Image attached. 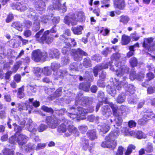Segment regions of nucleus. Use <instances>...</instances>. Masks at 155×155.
Wrapping results in <instances>:
<instances>
[{
	"mask_svg": "<svg viewBox=\"0 0 155 155\" xmlns=\"http://www.w3.org/2000/svg\"><path fill=\"white\" fill-rule=\"evenodd\" d=\"M27 6L28 5L25 4L17 2L15 5V8L18 11L23 12L27 9Z\"/></svg>",
	"mask_w": 155,
	"mask_h": 155,
	"instance_id": "16",
	"label": "nucleus"
},
{
	"mask_svg": "<svg viewBox=\"0 0 155 155\" xmlns=\"http://www.w3.org/2000/svg\"><path fill=\"white\" fill-rule=\"evenodd\" d=\"M68 132H67L65 134L66 137L70 136L72 134H74L75 136L79 135V132L77 129L73 125H69L68 129Z\"/></svg>",
	"mask_w": 155,
	"mask_h": 155,
	"instance_id": "13",
	"label": "nucleus"
},
{
	"mask_svg": "<svg viewBox=\"0 0 155 155\" xmlns=\"http://www.w3.org/2000/svg\"><path fill=\"white\" fill-rule=\"evenodd\" d=\"M130 20V18L127 16L122 15L120 17L119 21L124 24H126Z\"/></svg>",
	"mask_w": 155,
	"mask_h": 155,
	"instance_id": "30",
	"label": "nucleus"
},
{
	"mask_svg": "<svg viewBox=\"0 0 155 155\" xmlns=\"http://www.w3.org/2000/svg\"><path fill=\"white\" fill-rule=\"evenodd\" d=\"M107 91L108 93L112 96H114L116 93V91L114 87L108 86L107 87Z\"/></svg>",
	"mask_w": 155,
	"mask_h": 155,
	"instance_id": "34",
	"label": "nucleus"
},
{
	"mask_svg": "<svg viewBox=\"0 0 155 155\" xmlns=\"http://www.w3.org/2000/svg\"><path fill=\"white\" fill-rule=\"evenodd\" d=\"M130 63L133 67L136 66L137 63V61L136 58L134 57L131 58L130 61Z\"/></svg>",
	"mask_w": 155,
	"mask_h": 155,
	"instance_id": "56",
	"label": "nucleus"
},
{
	"mask_svg": "<svg viewBox=\"0 0 155 155\" xmlns=\"http://www.w3.org/2000/svg\"><path fill=\"white\" fill-rule=\"evenodd\" d=\"M155 77L154 74L151 72L148 73L146 74L147 80V81H149L154 78Z\"/></svg>",
	"mask_w": 155,
	"mask_h": 155,
	"instance_id": "49",
	"label": "nucleus"
},
{
	"mask_svg": "<svg viewBox=\"0 0 155 155\" xmlns=\"http://www.w3.org/2000/svg\"><path fill=\"white\" fill-rule=\"evenodd\" d=\"M81 144L82 149L85 151L89 149L90 147L89 140L85 137L81 138Z\"/></svg>",
	"mask_w": 155,
	"mask_h": 155,
	"instance_id": "15",
	"label": "nucleus"
},
{
	"mask_svg": "<svg viewBox=\"0 0 155 155\" xmlns=\"http://www.w3.org/2000/svg\"><path fill=\"white\" fill-rule=\"evenodd\" d=\"M78 66L75 63H74L71 64L70 66V70L71 71H78L79 69Z\"/></svg>",
	"mask_w": 155,
	"mask_h": 155,
	"instance_id": "48",
	"label": "nucleus"
},
{
	"mask_svg": "<svg viewBox=\"0 0 155 155\" xmlns=\"http://www.w3.org/2000/svg\"><path fill=\"white\" fill-rule=\"evenodd\" d=\"M117 141L115 139L109 138V140H106L101 144V146L104 147H107L114 149L117 146Z\"/></svg>",
	"mask_w": 155,
	"mask_h": 155,
	"instance_id": "9",
	"label": "nucleus"
},
{
	"mask_svg": "<svg viewBox=\"0 0 155 155\" xmlns=\"http://www.w3.org/2000/svg\"><path fill=\"white\" fill-rule=\"evenodd\" d=\"M87 101L88 98L86 97H84L81 98L78 102H77V101H76V102H77V103L82 105H84L87 103Z\"/></svg>",
	"mask_w": 155,
	"mask_h": 155,
	"instance_id": "45",
	"label": "nucleus"
},
{
	"mask_svg": "<svg viewBox=\"0 0 155 155\" xmlns=\"http://www.w3.org/2000/svg\"><path fill=\"white\" fill-rule=\"evenodd\" d=\"M41 109L45 111L48 112H52V109L45 106H43L41 107Z\"/></svg>",
	"mask_w": 155,
	"mask_h": 155,
	"instance_id": "63",
	"label": "nucleus"
},
{
	"mask_svg": "<svg viewBox=\"0 0 155 155\" xmlns=\"http://www.w3.org/2000/svg\"><path fill=\"white\" fill-rule=\"evenodd\" d=\"M47 53L46 52L42 53L39 50H35L32 52V58L35 61L38 62L42 58L43 59H45L47 57Z\"/></svg>",
	"mask_w": 155,
	"mask_h": 155,
	"instance_id": "7",
	"label": "nucleus"
},
{
	"mask_svg": "<svg viewBox=\"0 0 155 155\" xmlns=\"http://www.w3.org/2000/svg\"><path fill=\"white\" fill-rule=\"evenodd\" d=\"M84 79L85 81L87 82L86 84H84L82 83L79 86V88L80 89H82L85 91L87 92L89 90V87L90 86V82L92 81V79L91 78L90 79L87 78H84Z\"/></svg>",
	"mask_w": 155,
	"mask_h": 155,
	"instance_id": "12",
	"label": "nucleus"
},
{
	"mask_svg": "<svg viewBox=\"0 0 155 155\" xmlns=\"http://www.w3.org/2000/svg\"><path fill=\"white\" fill-rule=\"evenodd\" d=\"M114 66H112L111 62L106 64L105 65L102 64L101 65H98L95 66L93 72L95 76L98 75V72L102 69H106L108 68L109 66L110 68L112 71H116V74L117 77H121L125 74L127 73L129 71V68L124 64L122 65L120 62L115 63Z\"/></svg>",
	"mask_w": 155,
	"mask_h": 155,
	"instance_id": "1",
	"label": "nucleus"
},
{
	"mask_svg": "<svg viewBox=\"0 0 155 155\" xmlns=\"http://www.w3.org/2000/svg\"><path fill=\"white\" fill-rule=\"evenodd\" d=\"M29 127L28 128V130L31 132H34L36 131V129L35 128L34 124L31 123L29 125Z\"/></svg>",
	"mask_w": 155,
	"mask_h": 155,
	"instance_id": "59",
	"label": "nucleus"
},
{
	"mask_svg": "<svg viewBox=\"0 0 155 155\" xmlns=\"http://www.w3.org/2000/svg\"><path fill=\"white\" fill-rule=\"evenodd\" d=\"M153 39L152 37L144 38L142 44L143 47L149 50L150 48L153 45Z\"/></svg>",
	"mask_w": 155,
	"mask_h": 155,
	"instance_id": "11",
	"label": "nucleus"
},
{
	"mask_svg": "<svg viewBox=\"0 0 155 155\" xmlns=\"http://www.w3.org/2000/svg\"><path fill=\"white\" fill-rule=\"evenodd\" d=\"M54 9L59 10L62 9L63 11L65 12L66 10V7L65 6V3H64L62 6H61L59 1L57 0L55 1V2H54Z\"/></svg>",
	"mask_w": 155,
	"mask_h": 155,
	"instance_id": "19",
	"label": "nucleus"
},
{
	"mask_svg": "<svg viewBox=\"0 0 155 155\" xmlns=\"http://www.w3.org/2000/svg\"><path fill=\"white\" fill-rule=\"evenodd\" d=\"M35 73L38 77L41 76L43 74L42 69L39 68H36L35 70Z\"/></svg>",
	"mask_w": 155,
	"mask_h": 155,
	"instance_id": "37",
	"label": "nucleus"
},
{
	"mask_svg": "<svg viewBox=\"0 0 155 155\" xmlns=\"http://www.w3.org/2000/svg\"><path fill=\"white\" fill-rule=\"evenodd\" d=\"M61 120L54 116L47 117L46 122L48 126L52 129L55 128L60 123Z\"/></svg>",
	"mask_w": 155,
	"mask_h": 155,
	"instance_id": "5",
	"label": "nucleus"
},
{
	"mask_svg": "<svg viewBox=\"0 0 155 155\" xmlns=\"http://www.w3.org/2000/svg\"><path fill=\"white\" fill-rule=\"evenodd\" d=\"M128 125L130 128H132L135 127L136 125V123L133 120H130L128 122Z\"/></svg>",
	"mask_w": 155,
	"mask_h": 155,
	"instance_id": "62",
	"label": "nucleus"
},
{
	"mask_svg": "<svg viewBox=\"0 0 155 155\" xmlns=\"http://www.w3.org/2000/svg\"><path fill=\"white\" fill-rule=\"evenodd\" d=\"M71 29L75 34L79 35L82 34V31L83 29V28L82 26H79L77 27H73Z\"/></svg>",
	"mask_w": 155,
	"mask_h": 155,
	"instance_id": "23",
	"label": "nucleus"
},
{
	"mask_svg": "<svg viewBox=\"0 0 155 155\" xmlns=\"http://www.w3.org/2000/svg\"><path fill=\"white\" fill-rule=\"evenodd\" d=\"M72 53L75 61H80L82 59L83 55L86 56L87 54L84 51L82 50L80 48H78L77 49H72Z\"/></svg>",
	"mask_w": 155,
	"mask_h": 155,
	"instance_id": "8",
	"label": "nucleus"
},
{
	"mask_svg": "<svg viewBox=\"0 0 155 155\" xmlns=\"http://www.w3.org/2000/svg\"><path fill=\"white\" fill-rule=\"evenodd\" d=\"M12 28H15L19 31H21L22 30V25L18 22H14L11 25Z\"/></svg>",
	"mask_w": 155,
	"mask_h": 155,
	"instance_id": "24",
	"label": "nucleus"
},
{
	"mask_svg": "<svg viewBox=\"0 0 155 155\" xmlns=\"http://www.w3.org/2000/svg\"><path fill=\"white\" fill-rule=\"evenodd\" d=\"M109 105L112 109L113 115L116 117L115 119L116 124L117 126H120L122 123V120L119 115L120 113L118 111L117 107L112 103H110Z\"/></svg>",
	"mask_w": 155,
	"mask_h": 155,
	"instance_id": "6",
	"label": "nucleus"
},
{
	"mask_svg": "<svg viewBox=\"0 0 155 155\" xmlns=\"http://www.w3.org/2000/svg\"><path fill=\"white\" fill-rule=\"evenodd\" d=\"M14 16L12 14H9L7 16L5 20L6 23H8L14 19Z\"/></svg>",
	"mask_w": 155,
	"mask_h": 155,
	"instance_id": "57",
	"label": "nucleus"
},
{
	"mask_svg": "<svg viewBox=\"0 0 155 155\" xmlns=\"http://www.w3.org/2000/svg\"><path fill=\"white\" fill-rule=\"evenodd\" d=\"M85 19L84 13L82 11L77 13L76 15L73 13L70 14L69 16H66L64 18V22L66 24L69 25L71 23L72 25L77 24L78 21L83 22Z\"/></svg>",
	"mask_w": 155,
	"mask_h": 155,
	"instance_id": "2",
	"label": "nucleus"
},
{
	"mask_svg": "<svg viewBox=\"0 0 155 155\" xmlns=\"http://www.w3.org/2000/svg\"><path fill=\"white\" fill-rule=\"evenodd\" d=\"M69 110L72 112L69 113L68 116L72 119L77 118L80 115L84 116L87 112V110L81 107H78V109H76L74 107H71Z\"/></svg>",
	"mask_w": 155,
	"mask_h": 155,
	"instance_id": "4",
	"label": "nucleus"
},
{
	"mask_svg": "<svg viewBox=\"0 0 155 155\" xmlns=\"http://www.w3.org/2000/svg\"><path fill=\"white\" fill-rule=\"evenodd\" d=\"M24 91V86H23L18 89V92L17 94L18 97L21 98L24 97L25 94L23 93Z\"/></svg>",
	"mask_w": 155,
	"mask_h": 155,
	"instance_id": "26",
	"label": "nucleus"
},
{
	"mask_svg": "<svg viewBox=\"0 0 155 155\" xmlns=\"http://www.w3.org/2000/svg\"><path fill=\"white\" fill-rule=\"evenodd\" d=\"M153 117L155 118V115H153L152 114L150 115L148 114H147L144 115L143 118L146 122L148 120H149Z\"/></svg>",
	"mask_w": 155,
	"mask_h": 155,
	"instance_id": "47",
	"label": "nucleus"
},
{
	"mask_svg": "<svg viewBox=\"0 0 155 155\" xmlns=\"http://www.w3.org/2000/svg\"><path fill=\"white\" fill-rule=\"evenodd\" d=\"M125 87H126V90L130 94H132L134 92L135 88L133 85L130 84L127 85L126 82V84Z\"/></svg>",
	"mask_w": 155,
	"mask_h": 155,
	"instance_id": "28",
	"label": "nucleus"
},
{
	"mask_svg": "<svg viewBox=\"0 0 155 155\" xmlns=\"http://www.w3.org/2000/svg\"><path fill=\"white\" fill-rule=\"evenodd\" d=\"M65 35H67L68 36L70 35L71 32L68 29L66 30L65 31V33L64 35H61L60 36V38L63 40H64V41H66V39H68V38L65 37Z\"/></svg>",
	"mask_w": 155,
	"mask_h": 155,
	"instance_id": "40",
	"label": "nucleus"
},
{
	"mask_svg": "<svg viewBox=\"0 0 155 155\" xmlns=\"http://www.w3.org/2000/svg\"><path fill=\"white\" fill-rule=\"evenodd\" d=\"M42 70L43 74L45 75H49L51 74V71L48 69V67H45Z\"/></svg>",
	"mask_w": 155,
	"mask_h": 155,
	"instance_id": "51",
	"label": "nucleus"
},
{
	"mask_svg": "<svg viewBox=\"0 0 155 155\" xmlns=\"http://www.w3.org/2000/svg\"><path fill=\"white\" fill-rule=\"evenodd\" d=\"M136 137L139 139H141L143 138L146 137V135L144 134L142 131H136Z\"/></svg>",
	"mask_w": 155,
	"mask_h": 155,
	"instance_id": "42",
	"label": "nucleus"
},
{
	"mask_svg": "<svg viewBox=\"0 0 155 155\" xmlns=\"http://www.w3.org/2000/svg\"><path fill=\"white\" fill-rule=\"evenodd\" d=\"M102 110L103 111L102 114L106 117H108L111 114V113L110 109H108L107 108H106L105 109L103 108Z\"/></svg>",
	"mask_w": 155,
	"mask_h": 155,
	"instance_id": "46",
	"label": "nucleus"
},
{
	"mask_svg": "<svg viewBox=\"0 0 155 155\" xmlns=\"http://www.w3.org/2000/svg\"><path fill=\"white\" fill-rule=\"evenodd\" d=\"M58 130L60 133H63L65 132L66 130V126L64 124H62L58 126Z\"/></svg>",
	"mask_w": 155,
	"mask_h": 155,
	"instance_id": "41",
	"label": "nucleus"
},
{
	"mask_svg": "<svg viewBox=\"0 0 155 155\" xmlns=\"http://www.w3.org/2000/svg\"><path fill=\"white\" fill-rule=\"evenodd\" d=\"M9 142L10 143L15 144L17 143V134H16L12 136L9 138Z\"/></svg>",
	"mask_w": 155,
	"mask_h": 155,
	"instance_id": "39",
	"label": "nucleus"
},
{
	"mask_svg": "<svg viewBox=\"0 0 155 155\" xmlns=\"http://www.w3.org/2000/svg\"><path fill=\"white\" fill-rule=\"evenodd\" d=\"M125 99V96L124 93L120 94L117 99V102L119 103H122L124 102Z\"/></svg>",
	"mask_w": 155,
	"mask_h": 155,
	"instance_id": "33",
	"label": "nucleus"
},
{
	"mask_svg": "<svg viewBox=\"0 0 155 155\" xmlns=\"http://www.w3.org/2000/svg\"><path fill=\"white\" fill-rule=\"evenodd\" d=\"M98 128L100 129L101 131L105 133L109 131L110 129V125L108 124H103L101 125H99Z\"/></svg>",
	"mask_w": 155,
	"mask_h": 155,
	"instance_id": "21",
	"label": "nucleus"
},
{
	"mask_svg": "<svg viewBox=\"0 0 155 155\" xmlns=\"http://www.w3.org/2000/svg\"><path fill=\"white\" fill-rule=\"evenodd\" d=\"M87 134L91 140H94L97 138L96 131L94 130H89L87 133Z\"/></svg>",
	"mask_w": 155,
	"mask_h": 155,
	"instance_id": "22",
	"label": "nucleus"
},
{
	"mask_svg": "<svg viewBox=\"0 0 155 155\" xmlns=\"http://www.w3.org/2000/svg\"><path fill=\"white\" fill-rule=\"evenodd\" d=\"M21 61H18L16 62L14 66V67L13 68V71L14 72H15L17 71L18 70L19 67H20V65H21Z\"/></svg>",
	"mask_w": 155,
	"mask_h": 155,
	"instance_id": "60",
	"label": "nucleus"
},
{
	"mask_svg": "<svg viewBox=\"0 0 155 155\" xmlns=\"http://www.w3.org/2000/svg\"><path fill=\"white\" fill-rule=\"evenodd\" d=\"M135 148V147L133 145H130L128 147L125 153V155H130L132 152L133 150Z\"/></svg>",
	"mask_w": 155,
	"mask_h": 155,
	"instance_id": "35",
	"label": "nucleus"
},
{
	"mask_svg": "<svg viewBox=\"0 0 155 155\" xmlns=\"http://www.w3.org/2000/svg\"><path fill=\"white\" fill-rule=\"evenodd\" d=\"M15 118L16 120H18V123L21 125L24 126L25 125L26 121L24 119L20 120L17 116H15Z\"/></svg>",
	"mask_w": 155,
	"mask_h": 155,
	"instance_id": "55",
	"label": "nucleus"
},
{
	"mask_svg": "<svg viewBox=\"0 0 155 155\" xmlns=\"http://www.w3.org/2000/svg\"><path fill=\"white\" fill-rule=\"evenodd\" d=\"M130 38L125 35L122 36V43L123 45L128 44L130 42Z\"/></svg>",
	"mask_w": 155,
	"mask_h": 155,
	"instance_id": "27",
	"label": "nucleus"
},
{
	"mask_svg": "<svg viewBox=\"0 0 155 155\" xmlns=\"http://www.w3.org/2000/svg\"><path fill=\"white\" fill-rule=\"evenodd\" d=\"M126 84V82L125 81H121L120 82H117L116 84V89L118 90H121L122 86H125Z\"/></svg>",
	"mask_w": 155,
	"mask_h": 155,
	"instance_id": "32",
	"label": "nucleus"
},
{
	"mask_svg": "<svg viewBox=\"0 0 155 155\" xmlns=\"http://www.w3.org/2000/svg\"><path fill=\"white\" fill-rule=\"evenodd\" d=\"M69 59L68 57H64L61 58V63L63 65L67 64L69 63Z\"/></svg>",
	"mask_w": 155,
	"mask_h": 155,
	"instance_id": "54",
	"label": "nucleus"
},
{
	"mask_svg": "<svg viewBox=\"0 0 155 155\" xmlns=\"http://www.w3.org/2000/svg\"><path fill=\"white\" fill-rule=\"evenodd\" d=\"M48 127V125L44 124H41L38 127L37 130L40 132H42L47 129Z\"/></svg>",
	"mask_w": 155,
	"mask_h": 155,
	"instance_id": "36",
	"label": "nucleus"
},
{
	"mask_svg": "<svg viewBox=\"0 0 155 155\" xmlns=\"http://www.w3.org/2000/svg\"><path fill=\"white\" fill-rule=\"evenodd\" d=\"M4 155H13V151L9 149L5 148L3 151Z\"/></svg>",
	"mask_w": 155,
	"mask_h": 155,
	"instance_id": "52",
	"label": "nucleus"
},
{
	"mask_svg": "<svg viewBox=\"0 0 155 155\" xmlns=\"http://www.w3.org/2000/svg\"><path fill=\"white\" fill-rule=\"evenodd\" d=\"M23 34L26 37H28L31 35V32L29 30H27L24 31Z\"/></svg>",
	"mask_w": 155,
	"mask_h": 155,
	"instance_id": "64",
	"label": "nucleus"
},
{
	"mask_svg": "<svg viewBox=\"0 0 155 155\" xmlns=\"http://www.w3.org/2000/svg\"><path fill=\"white\" fill-rule=\"evenodd\" d=\"M51 68L54 71H55L60 67V64L57 62H53L51 64Z\"/></svg>",
	"mask_w": 155,
	"mask_h": 155,
	"instance_id": "44",
	"label": "nucleus"
},
{
	"mask_svg": "<svg viewBox=\"0 0 155 155\" xmlns=\"http://www.w3.org/2000/svg\"><path fill=\"white\" fill-rule=\"evenodd\" d=\"M101 59V56L99 54H97L92 56V59L97 62L99 61Z\"/></svg>",
	"mask_w": 155,
	"mask_h": 155,
	"instance_id": "61",
	"label": "nucleus"
},
{
	"mask_svg": "<svg viewBox=\"0 0 155 155\" xmlns=\"http://www.w3.org/2000/svg\"><path fill=\"white\" fill-rule=\"evenodd\" d=\"M119 130L118 128L117 127L112 131L108 136L106 137L105 140H109V138H116L119 136Z\"/></svg>",
	"mask_w": 155,
	"mask_h": 155,
	"instance_id": "14",
	"label": "nucleus"
},
{
	"mask_svg": "<svg viewBox=\"0 0 155 155\" xmlns=\"http://www.w3.org/2000/svg\"><path fill=\"white\" fill-rule=\"evenodd\" d=\"M49 57L52 58H58L60 55L59 51L56 49L50 50L49 52Z\"/></svg>",
	"mask_w": 155,
	"mask_h": 155,
	"instance_id": "20",
	"label": "nucleus"
},
{
	"mask_svg": "<svg viewBox=\"0 0 155 155\" xmlns=\"http://www.w3.org/2000/svg\"><path fill=\"white\" fill-rule=\"evenodd\" d=\"M17 143L20 146H22L27 143L29 138L23 134L17 133Z\"/></svg>",
	"mask_w": 155,
	"mask_h": 155,
	"instance_id": "10",
	"label": "nucleus"
},
{
	"mask_svg": "<svg viewBox=\"0 0 155 155\" xmlns=\"http://www.w3.org/2000/svg\"><path fill=\"white\" fill-rule=\"evenodd\" d=\"M43 31V29H42L36 34L35 37L36 38L37 40L40 43H43L45 41L48 44L51 43L53 41V38L47 37L50 32L49 30L45 31L43 34L42 36L40 37V36L42 35Z\"/></svg>",
	"mask_w": 155,
	"mask_h": 155,
	"instance_id": "3",
	"label": "nucleus"
},
{
	"mask_svg": "<svg viewBox=\"0 0 155 155\" xmlns=\"http://www.w3.org/2000/svg\"><path fill=\"white\" fill-rule=\"evenodd\" d=\"M65 43H67V44H70L69 46L70 47L72 45L74 46L76 45V43L75 41V40L74 39H71L70 38H68L67 39H66V41H65Z\"/></svg>",
	"mask_w": 155,
	"mask_h": 155,
	"instance_id": "38",
	"label": "nucleus"
},
{
	"mask_svg": "<svg viewBox=\"0 0 155 155\" xmlns=\"http://www.w3.org/2000/svg\"><path fill=\"white\" fill-rule=\"evenodd\" d=\"M83 65L86 68L91 67V61L89 58H85L84 59Z\"/></svg>",
	"mask_w": 155,
	"mask_h": 155,
	"instance_id": "29",
	"label": "nucleus"
},
{
	"mask_svg": "<svg viewBox=\"0 0 155 155\" xmlns=\"http://www.w3.org/2000/svg\"><path fill=\"white\" fill-rule=\"evenodd\" d=\"M45 5V2L43 1L40 2H38V5L36 4L35 5L36 9L38 11L41 10L43 12L44 9V7Z\"/></svg>",
	"mask_w": 155,
	"mask_h": 155,
	"instance_id": "25",
	"label": "nucleus"
},
{
	"mask_svg": "<svg viewBox=\"0 0 155 155\" xmlns=\"http://www.w3.org/2000/svg\"><path fill=\"white\" fill-rule=\"evenodd\" d=\"M13 125L14 127V130L16 132V134L19 133H18L22 130V127L19 126L17 125L16 123L13 124Z\"/></svg>",
	"mask_w": 155,
	"mask_h": 155,
	"instance_id": "53",
	"label": "nucleus"
},
{
	"mask_svg": "<svg viewBox=\"0 0 155 155\" xmlns=\"http://www.w3.org/2000/svg\"><path fill=\"white\" fill-rule=\"evenodd\" d=\"M35 148V146L31 143H28L25 147V150L26 151H29L30 150L34 149Z\"/></svg>",
	"mask_w": 155,
	"mask_h": 155,
	"instance_id": "50",
	"label": "nucleus"
},
{
	"mask_svg": "<svg viewBox=\"0 0 155 155\" xmlns=\"http://www.w3.org/2000/svg\"><path fill=\"white\" fill-rule=\"evenodd\" d=\"M67 72L66 69L59 70L57 72H54L53 74L55 76V78H62L67 74Z\"/></svg>",
	"mask_w": 155,
	"mask_h": 155,
	"instance_id": "17",
	"label": "nucleus"
},
{
	"mask_svg": "<svg viewBox=\"0 0 155 155\" xmlns=\"http://www.w3.org/2000/svg\"><path fill=\"white\" fill-rule=\"evenodd\" d=\"M124 150V148L122 146H119L116 153V155H123Z\"/></svg>",
	"mask_w": 155,
	"mask_h": 155,
	"instance_id": "58",
	"label": "nucleus"
},
{
	"mask_svg": "<svg viewBox=\"0 0 155 155\" xmlns=\"http://www.w3.org/2000/svg\"><path fill=\"white\" fill-rule=\"evenodd\" d=\"M121 57L120 54L119 53H117L113 54L111 57V61H118Z\"/></svg>",
	"mask_w": 155,
	"mask_h": 155,
	"instance_id": "31",
	"label": "nucleus"
},
{
	"mask_svg": "<svg viewBox=\"0 0 155 155\" xmlns=\"http://www.w3.org/2000/svg\"><path fill=\"white\" fill-rule=\"evenodd\" d=\"M70 44H67V43L65 44L66 46L63 48L62 51L63 54H66L70 50L71 47L69 46Z\"/></svg>",
	"mask_w": 155,
	"mask_h": 155,
	"instance_id": "43",
	"label": "nucleus"
},
{
	"mask_svg": "<svg viewBox=\"0 0 155 155\" xmlns=\"http://www.w3.org/2000/svg\"><path fill=\"white\" fill-rule=\"evenodd\" d=\"M125 5L124 0H114V6L120 9L124 8Z\"/></svg>",
	"mask_w": 155,
	"mask_h": 155,
	"instance_id": "18",
	"label": "nucleus"
}]
</instances>
